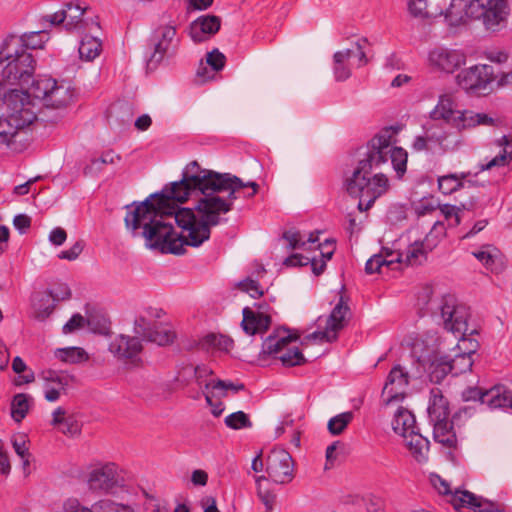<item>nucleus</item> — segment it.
<instances>
[{
	"mask_svg": "<svg viewBox=\"0 0 512 512\" xmlns=\"http://www.w3.org/2000/svg\"><path fill=\"white\" fill-rule=\"evenodd\" d=\"M496 78L493 66L477 64L463 69L457 74L455 80L466 93L474 96H486L493 91V83Z\"/></svg>",
	"mask_w": 512,
	"mask_h": 512,
	"instance_id": "9",
	"label": "nucleus"
},
{
	"mask_svg": "<svg viewBox=\"0 0 512 512\" xmlns=\"http://www.w3.org/2000/svg\"><path fill=\"white\" fill-rule=\"evenodd\" d=\"M12 370L18 375L15 380V385L21 386L24 384H30L35 381L34 372L26 365L24 360L20 356H16L12 360Z\"/></svg>",
	"mask_w": 512,
	"mask_h": 512,
	"instance_id": "52",
	"label": "nucleus"
},
{
	"mask_svg": "<svg viewBox=\"0 0 512 512\" xmlns=\"http://www.w3.org/2000/svg\"><path fill=\"white\" fill-rule=\"evenodd\" d=\"M278 359L284 366H296L304 364L306 359L300 349L295 345V342H290L286 349L278 356Z\"/></svg>",
	"mask_w": 512,
	"mask_h": 512,
	"instance_id": "54",
	"label": "nucleus"
},
{
	"mask_svg": "<svg viewBox=\"0 0 512 512\" xmlns=\"http://www.w3.org/2000/svg\"><path fill=\"white\" fill-rule=\"evenodd\" d=\"M467 62L463 49L444 45L435 46L427 54V66L435 72L451 75Z\"/></svg>",
	"mask_w": 512,
	"mask_h": 512,
	"instance_id": "10",
	"label": "nucleus"
},
{
	"mask_svg": "<svg viewBox=\"0 0 512 512\" xmlns=\"http://www.w3.org/2000/svg\"><path fill=\"white\" fill-rule=\"evenodd\" d=\"M438 188L443 192H456L460 189H471L472 182L464 175L450 174L438 178Z\"/></svg>",
	"mask_w": 512,
	"mask_h": 512,
	"instance_id": "45",
	"label": "nucleus"
},
{
	"mask_svg": "<svg viewBox=\"0 0 512 512\" xmlns=\"http://www.w3.org/2000/svg\"><path fill=\"white\" fill-rule=\"evenodd\" d=\"M270 324L271 318L267 312L249 307L243 309L242 327L247 334H262L268 330Z\"/></svg>",
	"mask_w": 512,
	"mask_h": 512,
	"instance_id": "27",
	"label": "nucleus"
},
{
	"mask_svg": "<svg viewBox=\"0 0 512 512\" xmlns=\"http://www.w3.org/2000/svg\"><path fill=\"white\" fill-rule=\"evenodd\" d=\"M23 131L19 123L10 119V117H6L4 112L2 113L0 117V143L11 144L14 138Z\"/></svg>",
	"mask_w": 512,
	"mask_h": 512,
	"instance_id": "46",
	"label": "nucleus"
},
{
	"mask_svg": "<svg viewBox=\"0 0 512 512\" xmlns=\"http://www.w3.org/2000/svg\"><path fill=\"white\" fill-rule=\"evenodd\" d=\"M62 512H135L130 505L102 499L91 506L83 505L77 498H68L63 502Z\"/></svg>",
	"mask_w": 512,
	"mask_h": 512,
	"instance_id": "24",
	"label": "nucleus"
},
{
	"mask_svg": "<svg viewBox=\"0 0 512 512\" xmlns=\"http://www.w3.org/2000/svg\"><path fill=\"white\" fill-rule=\"evenodd\" d=\"M398 130L394 127L381 129L368 143L367 151L359 160L357 168L345 181L348 192H385L390 188L389 179L383 173L369 177L373 168L387 162L388 157L399 177L407 168L408 154L406 150L396 146Z\"/></svg>",
	"mask_w": 512,
	"mask_h": 512,
	"instance_id": "2",
	"label": "nucleus"
},
{
	"mask_svg": "<svg viewBox=\"0 0 512 512\" xmlns=\"http://www.w3.org/2000/svg\"><path fill=\"white\" fill-rule=\"evenodd\" d=\"M351 200L357 203L359 211H367L375 202V194H350Z\"/></svg>",
	"mask_w": 512,
	"mask_h": 512,
	"instance_id": "64",
	"label": "nucleus"
},
{
	"mask_svg": "<svg viewBox=\"0 0 512 512\" xmlns=\"http://www.w3.org/2000/svg\"><path fill=\"white\" fill-rule=\"evenodd\" d=\"M348 310V306L340 301L328 316L318 317L316 330L306 338L320 343L335 341L346 324Z\"/></svg>",
	"mask_w": 512,
	"mask_h": 512,
	"instance_id": "11",
	"label": "nucleus"
},
{
	"mask_svg": "<svg viewBox=\"0 0 512 512\" xmlns=\"http://www.w3.org/2000/svg\"><path fill=\"white\" fill-rule=\"evenodd\" d=\"M88 6L80 2H70L65 8L50 16L53 24L63 23L66 29H73L81 22L84 12Z\"/></svg>",
	"mask_w": 512,
	"mask_h": 512,
	"instance_id": "29",
	"label": "nucleus"
},
{
	"mask_svg": "<svg viewBox=\"0 0 512 512\" xmlns=\"http://www.w3.org/2000/svg\"><path fill=\"white\" fill-rule=\"evenodd\" d=\"M232 340L224 335L209 334L202 338L200 345L207 351H229Z\"/></svg>",
	"mask_w": 512,
	"mask_h": 512,
	"instance_id": "51",
	"label": "nucleus"
},
{
	"mask_svg": "<svg viewBox=\"0 0 512 512\" xmlns=\"http://www.w3.org/2000/svg\"><path fill=\"white\" fill-rule=\"evenodd\" d=\"M244 389L241 383H233L231 381H224L217 378H210L204 383V396L207 404L211 408V413L218 417L224 411V405L221 398L228 396L231 393H237Z\"/></svg>",
	"mask_w": 512,
	"mask_h": 512,
	"instance_id": "16",
	"label": "nucleus"
},
{
	"mask_svg": "<svg viewBox=\"0 0 512 512\" xmlns=\"http://www.w3.org/2000/svg\"><path fill=\"white\" fill-rule=\"evenodd\" d=\"M73 96L68 84L44 77L34 81L29 92L12 89L4 93L1 107L4 115L24 130L37 119L39 106L36 100L46 108L63 110L72 102Z\"/></svg>",
	"mask_w": 512,
	"mask_h": 512,
	"instance_id": "3",
	"label": "nucleus"
},
{
	"mask_svg": "<svg viewBox=\"0 0 512 512\" xmlns=\"http://www.w3.org/2000/svg\"><path fill=\"white\" fill-rule=\"evenodd\" d=\"M442 15L450 27L464 26L472 19H481L476 0H451Z\"/></svg>",
	"mask_w": 512,
	"mask_h": 512,
	"instance_id": "19",
	"label": "nucleus"
},
{
	"mask_svg": "<svg viewBox=\"0 0 512 512\" xmlns=\"http://www.w3.org/2000/svg\"><path fill=\"white\" fill-rule=\"evenodd\" d=\"M449 502L460 512H500L492 502L463 489H456Z\"/></svg>",
	"mask_w": 512,
	"mask_h": 512,
	"instance_id": "23",
	"label": "nucleus"
},
{
	"mask_svg": "<svg viewBox=\"0 0 512 512\" xmlns=\"http://www.w3.org/2000/svg\"><path fill=\"white\" fill-rule=\"evenodd\" d=\"M468 398L478 399L490 409H512V386L498 384L488 390L474 389Z\"/></svg>",
	"mask_w": 512,
	"mask_h": 512,
	"instance_id": "20",
	"label": "nucleus"
},
{
	"mask_svg": "<svg viewBox=\"0 0 512 512\" xmlns=\"http://www.w3.org/2000/svg\"><path fill=\"white\" fill-rule=\"evenodd\" d=\"M226 57L218 49H214L206 56V63L211 66L213 71L218 72L223 69Z\"/></svg>",
	"mask_w": 512,
	"mask_h": 512,
	"instance_id": "62",
	"label": "nucleus"
},
{
	"mask_svg": "<svg viewBox=\"0 0 512 512\" xmlns=\"http://www.w3.org/2000/svg\"><path fill=\"white\" fill-rule=\"evenodd\" d=\"M220 29V18L214 15L198 17L190 24L189 35L196 43L203 42Z\"/></svg>",
	"mask_w": 512,
	"mask_h": 512,
	"instance_id": "26",
	"label": "nucleus"
},
{
	"mask_svg": "<svg viewBox=\"0 0 512 512\" xmlns=\"http://www.w3.org/2000/svg\"><path fill=\"white\" fill-rule=\"evenodd\" d=\"M46 291L48 292L49 295L52 296V299L55 304L59 301L67 300L71 296L70 288L65 283L55 285L50 290Z\"/></svg>",
	"mask_w": 512,
	"mask_h": 512,
	"instance_id": "63",
	"label": "nucleus"
},
{
	"mask_svg": "<svg viewBox=\"0 0 512 512\" xmlns=\"http://www.w3.org/2000/svg\"><path fill=\"white\" fill-rule=\"evenodd\" d=\"M462 110L457 109V103L451 93H443L439 96L437 104L430 112V118L433 120H442L452 125L456 129L459 128L458 117L461 116Z\"/></svg>",
	"mask_w": 512,
	"mask_h": 512,
	"instance_id": "25",
	"label": "nucleus"
},
{
	"mask_svg": "<svg viewBox=\"0 0 512 512\" xmlns=\"http://www.w3.org/2000/svg\"><path fill=\"white\" fill-rule=\"evenodd\" d=\"M55 306L52 296L47 291H38L31 296V316L38 321L47 319Z\"/></svg>",
	"mask_w": 512,
	"mask_h": 512,
	"instance_id": "34",
	"label": "nucleus"
},
{
	"mask_svg": "<svg viewBox=\"0 0 512 512\" xmlns=\"http://www.w3.org/2000/svg\"><path fill=\"white\" fill-rule=\"evenodd\" d=\"M175 338L176 332L172 326L168 324H155L147 340L160 346H165L173 343Z\"/></svg>",
	"mask_w": 512,
	"mask_h": 512,
	"instance_id": "48",
	"label": "nucleus"
},
{
	"mask_svg": "<svg viewBox=\"0 0 512 512\" xmlns=\"http://www.w3.org/2000/svg\"><path fill=\"white\" fill-rule=\"evenodd\" d=\"M494 144L497 147H500L502 150L499 155L492 158L485 165L481 166V170H490L494 167H504L508 165L512 160V136L503 135L500 138L494 141Z\"/></svg>",
	"mask_w": 512,
	"mask_h": 512,
	"instance_id": "36",
	"label": "nucleus"
},
{
	"mask_svg": "<svg viewBox=\"0 0 512 512\" xmlns=\"http://www.w3.org/2000/svg\"><path fill=\"white\" fill-rule=\"evenodd\" d=\"M299 335L290 333L287 330L279 329L272 335L268 336L262 344V353L266 355L278 356L286 349L290 342H296Z\"/></svg>",
	"mask_w": 512,
	"mask_h": 512,
	"instance_id": "31",
	"label": "nucleus"
},
{
	"mask_svg": "<svg viewBox=\"0 0 512 512\" xmlns=\"http://www.w3.org/2000/svg\"><path fill=\"white\" fill-rule=\"evenodd\" d=\"M85 325L90 327V330L95 333L104 334L107 333L109 327L106 320L98 326H94L93 321L86 320L81 314H74L63 326L64 334H72L81 330Z\"/></svg>",
	"mask_w": 512,
	"mask_h": 512,
	"instance_id": "39",
	"label": "nucleus"
},
{
	"mask_svg": "<svg viewBox=\"0 0 512 512\" xmlns=\"http://www.w3.org/2000/svg\"><path fill=\"white\" fill-rule=\"evenodd\" d=\"M7 38H19L22 40V50L41 49L48 40V34L45 31H34L22 35H9Z\"/></svg>",
	"mask_w": 512,
	"mask_h": 512,
	"instance_id": "47",
	"label": "nucleus"
},
{
	"mask_svg": "<svg viewBox=\"0 0 512 512\" xmlns=\"http://www.w3.org/2000/svg\"><path fill=\"white\" fill-rule=\"evenodd\" d=\"M55 359L66 364H80L88 361V353L81 347L57 348L53 351Z\"/></svg>",
	"mask_w": 512,
	"mask_h": 512,
	"instance_id": "42",
	"label": "nucleus"
},
{
	"mask_svg": "<svg viewBox=\"0 0 512 512\" xmlns=\"http://www.w3.org/2000/svg\"><path fill=\"white\" fill-rule=\"evenodd\" d=\"M352 59H357L358 66H363L368 61L360 42H355L350 48L337 51L333 55V74L336 81H345L351 76Z\"/></svg>",
	"mask_w": 512,
	"mask_h": 512,
	"instance_id": "18",
	"label": "nucleus"
},
{
	"mask_svg": "<svg viewBox=\"0 0 512 512\" xmlns=\"http://www.w3.org/2000/svg\"><path fill=\"white\" fill-rule=\"evenodd\" d=\"M408 385V372L401 365H395L390 370L382 389V406L389 408L401 404L407 396Z\"/></svg>",
	"mask_w": 512,
	"mask_h": 512,
	"instance_id": "12",
	"label": "nucleus"
},
{
	"mask_svg": "<svg viewBox=\"0 0 512 512\" xmlns=\"http://www.w3.org/2000/svg\"><path fill=\"white\" fill-rule=\"evenodd\" d=\"M176 35V29L171 25L160 26L155 31L154 52L149 63L157 64L162 61Z\"/></svg>",
	"mask_w": 512,
	"mask_h": 512,
	"instance_id": "32",
	"label": "nucleus"
},
{
	"mask_svg": "<svg viewBox=\"0 0 512 512\" xmlns=\"http://www.w3.org/2000/svg\"><path fill=\"white\" fill-rule=\"evenodd\" d=\"M33 405V397L26 393L16 394L10 405L12 419L20 423L28 414Z\"/></svg>",
	"mask_w": 512,
	"mask_h": 512,
	"instance_id": "43",
	"label": "nucleus"
},
{
	"mask_svg": "<svg viewBox=\"0 0 512 512\" xmlns=\"http://www.w3.org/2000/svg\"><path fill=\"white\" fill-rule=\"evenodd\" d=\"M12 447L22 461L23 470L26 471L30 465V440L27 434L18 432L11 436Z\"/></svg>",
	"mask_w": 512,
	"mask_h": 512,
	"instance_id": "44",
	"label": "nucleus"
},
{
	"mask_svg": "<svg viewBox=\"0 0 512 512\" xmlns=\"http://www.w3.org/2000/svg\"><path fill=\"white\" fill-rule=\"evenodd\" d=\"M267 482V478L265 476H258L256 477V485H257V493L262 501V503L265 506V511H271L273 510V507L275 505L276 496L268 491L267 489L263 488V483Z\"/></svg>",
	"mask_w": 512,
	"mask_h": 512,
	"instance_id": "58",
	"label": "nucleus"
},
{
	"mask_svg": "<svg viewBox=\"0 0 512 512\" xmlns=\"http://www.w3.org/2000/svg\"><path fill=\"white\" fill-rule=\"evenodd\" d=\"M150 194L143 202L126 206L125 227L132 234L143 228L147 247L163 253L181 254L184 246L198 247L210 237V227L226 214L232 200L218 194H203L196 210L179 208L187 195Z\"/></svg>",
	"mask_w": 512,
	"mask_h": 512,
	"instance_id": "1",
	"label": "nucleus"
},
{
	"mask_svg": "<svg viewBox=\"0 0 512 512\" xmlns=\"http://www.w3.org/2000/svg\"><path fill=\"white\" fill-rule=\"evenodd\" d=\"M102 44L100 40L93 36L86 35L80 42L79 55L81 59L93 61L100 55Z\"/></svg>",
	"mask_w": 512,
	"mask_h": 512,
	"instance_id": "49",
	"label": "nucleus"
},
{
	"mask_svg": "<svg viewBox=\"0 0 512 512\" xmlns=\"http://www.w3.org/2000/svg\"><path fill=\"white\" fill-rule=\"evenodd\" d=\"M164 311L158 308H149L145 315H139L135 320L134 331L137 334L136 337H142L144 339H148L149 334L152 332L155 324L151 323L148 318H161L164 315Z\"/></svg>",
	"mask_w": 512,
	"mask_h": 512,
	"instance_id": "41",
	"label": "nucleus"
},
{
	"mask_svg": "<svg viewBox=\"0 0 512 512\" xmlns=\"http://www.w3.org/2000/svg\"><path fill=\"white\" fill-rule=\"evenodd\" d=\"M407 9L412 17L420 20L436 18L443 13L441 8L432 7L427 0H409Z\"/></svg>",
	"mask_w": 512,
	"mask_h": 512,
	"instance_id": "40",
	"label": "nucleus"
},
{
	"mask_svg": "<svg viewBox=\"0 0 512 512\" xmlns=\"http://www.w3.org/2000/svg\"><path fill=\"white\" fill-rule=\"evenodd\" d=\"M119 160H120L119 155H117L111 151L106 152L101 156V158L94 159L91 161V164L86 168V173L87 174L96 173L102 169V166L104 164H114Z\"/></svg>",
	"mask_w": 512,
	"mask_h": 512,
	"instance_id": "60",
	"label": "nucleus"
},
{
	"mask_svg": "<svg viewBox=\"0 0 512 512\" xmlns=\"http://www.w3.org/2000/svg\"><path fill=\"white\" fill-rule=\"evenodd\" d=\"M396 411L394 413L391 425L394 432L401 437L415 431V417L406 408L402 406H395Z\"/></svg>",
	"mask_w": 512,
	"mask_h": 512,
	"instance_id": "37",
	"label": "nucleus"
},
{
	"mask_svg": "<svg viewBox=\"0 0 512 512\" xmlns=\"http://www.w3.org/2000/svg\"><path fill=\"white\" fill-rule=\"evenodd\" d=\"M266 472L274 483H290L294 478V463L291 455L282 448H273L266 459Z\"/></svg>",
	"mask_w": 512,
	"mask_h": 512,
	"instance_id": "15",
	"label": "nucleus"
},
{
	"mask_svg": "<svg viewBox=\"0 0 512 512\" xmlns=\"http://www.w3.org/2000/svg\"><path fill=\"white\" fill-rule=\"evenodd\" d=\"M142 349L143 345L139 337L124 334L115 336L109 344V351L114 357L132 364L139 363Z\"/></svg>",
	"mask_w": 512,
	"mask_h": 512,
	"instance_id": "21",
	"label": "nucleus"
},
{
	"mask_svg": "<svg viewBox=\"0 0 512 512\" xmlns=\"http://www.w3.org/2000/svg\"><path fill=\"white\" fill-rule=\"evenodd\" d=\"M446 235V228L442 222H436L425 238V245L428 250H432Z\"/></svg>",
	"mask_w": 512,
	"mask_h": 512,
	"instance_id": "59",
	"label": "nucleus"
},
{
	"mask_svg": "<svg viewBox=\"0 0 512 512\" xmlns=\"http://www.w3.org/2000/svg\"><path fill=\"white\" fill-rule=\"evenodd\" d=\"M414 358L423 367L432 382L440 383L451 371L446 342L436 344L434 336L425 341L422 337L406 340Z\"/></svg>",
	"mask_w": 512,
	"mask_h": 512,
	"instance_id": "6",
	"label": "nucleus"
},
{
	"mask_svg": "<svg viewBox=\"0 0 512 512\" xmlns=\"http://www.w3.org/2000/svg\"><path fill=\"white\" fill-rule=\"evenodd\" d=\"M428 415L430 423L449 419V404L439 389L431 390Z\"/></svg>",
	"mask_w": 512,
	"mask_h": 512,
	"instance_id": "35",
	"label": "nucleus"
},
{
	"mask_svg": "<svg viewBox=\"0 0 512 512\" xmlns=\"http://www.w3.org/2000/svg\"><path fill=\"white\" fill-rule=\"evenodd\" d=\"M429 481L432 487L441 495L447 497V500L451 498L454 491L451 489L450 483L436 473H431L429 476Z\"/></svg>",
	"mask_w": 512,
	"mask_h": 512,
	"instance_id": "61",
	"label": "nucleus"
},
{
	"mask_svg": "<svg viewBox=\"0 0 512 512\" xmlns=\"http://www.w3.org/2000/svg\"><path fill=\"white\" fill-rule=\"evenodd\" d=\"M459 120V131L474 129L478 126L498 127L501 125V119L484 112H475L473 110L464 109L461 112Z\"/></svg>",
	"mask_w": 512,
	"mask_h": 512,
	"instance_id": "28",
	"label": "nucleus"
},
{
	"mask_svg": "<svg viewBox=\"0 0 512 512\" xmlns=\"http://www.w3.org/2000/svg\"><path fill=\"white\" fill-rule=\"evenodd\" d=\"M22 40L5 38L0 47L2 77L9 82L27 81L35 70V60L29 51L22 50Z\"/></svg>",
	"mask_w": 512,
	"mask_h": 512,
	"instance_id": "7",
	"label": "nucleus"
},
{
	"mask_svg": "<svg viewBox=\"0 0 512 512\" xmlns=\"http://www.w3.org/2000/svg\"><path fill=\"white\" fill-rule=\"evenodd\" d=\"M402 237L390 247H382L378 254L373 255L367 262L365 270L368 274L382 273L384 268H392L394 264L416 265L426 258V246L418 241L410 244L406 251H401Z\"/></svg>",
	"mask_w": 512,
	"mask_h": 512,
	"instance_id": "8",
	"label": "nucleus"
},
{
	"mask_svg": "<svg viewBox=\"0 0 512 512\" xmlns=\"http://www.w3.org/2000/svg\"><path fill=\"white\" fill-rule=\"evenodd\" d=\"M87 485L95 492H112L120 485L117 465L109 462L92 467L87 475Z\"/></svg>",
	"mask_w": 512,
	"mask_h": 512,
	"instance_id": "17",
	"label": "nucleus"
},
{
	"mask_svg": "<svg viewBox=\"0 0 512 512\" xmlns=\"http://www.w3.org/2000/svg\"><path fill=\"white\" fill-rule=\"evenodd\" d=\"M472 255L492 273H499L504 268L503 254L494 245L485 244L473 251Z\"/></svg>",
	"mask_w": 512,
	"mask_h": 512,
	"instance_id": "30",
	"label": "nucleus"
},
{
	"mask_svg": "<svg viewBox=\"0 0 512 512\" xmlns=\"http://www.w3.org/2000/svg\"><path fill=\"white\" fill-rule=\"evenodd\" d=\"M43 381L44 397L49 402H56L72 385L74 377L63 371L45 370L40 374Z\"/></svg>",
	"mask_w": 512,
	"mask_h": 512,
	"instance_id": "22",
	"label": "nucleus"
},
{
	"mask_svg": "<svg viewBox=\"0 0 512 512\" xmlns=\"http://www.w3.org/2000/svg\"><path fill=\"white\" fill-rule=\"evenodd\" d=\"M263 187L254 180L241 178L231 173H220L202 168L197 161L189 162L182 171V178L166 184L160 192H237L251 189L257 192Z\"/></svg>",
	"mask_w": 512,
	"mask_h": 512,
	"instance_id": "4",
	"label": "nucleus"
},
{
	"mask_svg": "<svg viewBox=\"0 0 512 512\" xmlns=\"http://www.w3.org/2000/svg\"><path fill=\"white\" fill-rule=\"evenodd\" d=\"M477 349L478 342L475 339L462 335L455 346L451 348V351L465 356H470L472 358V355L477 351ZM448 350H450L449 347Z\"/></svg>",
	"mask_w": 512,
	"mask_h": 512,
	"instance_id": "57",
	"label": "nucleus"
},
{
	"mask_svg": "<svg viewBox=\"0 0 512 512\" xmlns=\"http://www.w3.org/2000/svg\"><path fill=\"white\" fill-rule=\"evenodd\" d=\"M353 419V413L352 412H343L340 413L333 418H331L328 422V430L333 435H339L341 434L345 428L348 426V424Z\"/></svg>",
	"mask_w": 512,
	"mask_h": 512,
	"instance_id": "55",
	"label": "nucleus"
},
{
	"mask_svg": "<svg viewBox=\"0 0 512 512\" xmlns=\"http://www.w3.org/2000/svg\"><path fill=\"white\" fill-rule=\"evenodd\" d=\"M284 239L292 249L300 250L284 260L285 266H305L311 264L314 274L323 272L326 262L331 259L334 253V242L326 240L319 243V232H312L308 236L298 231H288Z\"/></svg>",
	"mask_w": 512,
	"mask_h": 512,
	"instance_id": "5",
	"label": "nucleus"
},
{
	"mask_svg": "<svg viewBox=\"0 0 512 512\" xmlns=\"http://www.w3.org/2000/svg\"><path fill=\"white\" fill-rule=\"evenodd\" d=\"M439 311L447 330L460 335L468 332V308L459 303L454 296L441 297Z\"/></svg>",
	"mask_w": 512,
	"mask_h": 512,
	"instance_id": "13",
	"label": "nucleus"
},
{
	"mask_svg": "<svg viewBox=\"0 0 512 512\" xmlns=\"http://www.w3.org/2000/svg\"><path fill=\"white\" fill-rule=\"evenodd\" d=\"M448 358L450 361L451 371L453 375H459L471 370L473 359L470 356H465L456 352L448 350Z\"/></svg>",
	"mask_w": 512,
	"mask_h": 512,
	"instance_id": "53",
	"label": "nucleus"
},
{
	"mask_svg": "<svg viewBox=\"0 0 512 512\" xmlns=\"http://www.w3.org/2000/svg\"><path fill=\"white\" fill-rule=\"evenodd\" d=\"M224 423L227 427L234 430L249 428L252 426L249 416L243 411H237L227 415L224 419Z\"/></svg>",
	"mask_w": 512,
	"mask_h": 512,
	"instance_id": "56",
	"label": "nucleus"
},
{
	"mask_svg": "<svg viewBox=\"0 0 512 512\" xmlns=\"http://www.w3.org/2000/svg\"><path fill=\"white\" fill-rule=\"evenodd\" d=\"M433 426V437L436 442L444 447L454 448L457 444V437L449 419L431 423Z\"/></svg>",
	"mask_w": 512,
	"mask_h": 512,
	"instance_id": "38",
	"label": "nucleus"
},
{
	"mask_svg": "<svg viewBox=\"0 0 512 512\" xmlns=\"http://www.w3.org/2000/svg\"><path fill=\"white\" fill-rule=\"evenodd\" d=\"M402 438L404 445L416 462L423 464L428 461L429 441L425 437L413 431Z\"/></svg>",
	"mask_w": 512,
	"mask_h": 512,
	"instance_id": "33",
	"label": "nucleus"
},
{
	"mask_svg": "<svg viewBox=\"0 0 512 512\" xmlns=\"http://www.w3.org/2000/svg\"><path fill=\"white\" fill-rule=\"evenodd\" d=\"M417 305L427 311L439 310L440 300L437 299L433 286L425 285L417 293Z\"/></svg>",
	"mask_w": 512,
	"mask_h": 512,
	"instance_id": "50",
	"label": "nucleus"
},
{
	"mask_svg": "<svg viewBox=\"0 0 512 512\" xmlns=\"http://www.w3.org/2000/svg\"><path fill=\"white\" fill-rule=\"evenodd\" d=\"M486 30L498 32L508 23L510 8L508 0H476Z\"/></svg>",
	"mask_w": 512,
	"mask_h": 512,
	"instance_id": "14",
	"label": "nucleus"
}]
</instances>
